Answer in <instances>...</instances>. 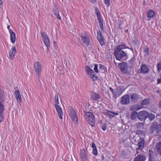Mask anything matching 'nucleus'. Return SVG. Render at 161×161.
Returning <instances> with one entry per match:
<instances>
[{
  "instance_id": "obj_14",
  "label": "nucleus",
  "mask_w": 161,
  "mask_h": 161,
  "mask_svg": "<svg viewBox=\"0 0 161 161\" xmlns=\"http://www.w3.org/2000/svg\"><path fill=\"white\" fill-rule=\"evenodd\" d=\"M146 157L144 154H139L134 158V161H145Z\"/></svg>"
},
{
  "instance_id": "obj_48",
  "label": "nucleus",
  "mask_w": 161,
  "mask_h": 161,
  "mask_svg": "<svg viewBox=\"0 0 161 161\" xmlns=\"http://www.w3.org/2000/svg\"><path fill=\"white\" fill-rule=\"evenodd\" d=\"M7 28L8 29L9 33L13 32V31L10 29V26L9 25H8L7 26Z\"/></svg>"
},
{
  "instance_id": "obj_44",
  "label": "nucleus",
  "mask_w": 161,
  "mask_h": 161,
  "mask_svg": "<svg viewBox=\"0 0 161 161\" xmlns=\"http://www.w3.org/2000/svg\"><path fill=\"white\" fill-rule=\"evenodd\" d=\"M94 70L96 73H98V65L97 64H94Z\"/></svg>"
},
{
  "instance_id": "obj_3",
  "label": "nucleus",
  "mask_w": 161,
  "mask_h": 161,
  "mask_svg": "<svg viewBox=\"0 0 161 161\" xmlns=\"http://www.w3.org/2000/svg\"><path fill=\"white\" fill-rule=\"evenodd\" d=\"M161 131V124H153L151 126L150 132L152 134L159 133Z\"/></svg>"
},
{
  "instance_id": "obj_28",
  "label": "nucleus",
  "mask_w": 161,
  "mask_h": 161,
  "mask_svg": "<svg viewBox=\"0 0 161 161\" xmlns=\"http://www.w3.org/2000/svg\"><path fill=\"white\" fill-rule=\"evenodd\" d=\"M92 147L93 148L92 152L94 155L96 156L97 154V149L95 144L94 142H92Z\"/></svg>"
},
{
  "instance_id": "obj_24",
  "label": "nucleus",
  "mask_w": 161,
  "mask_h": 161,
  "mask_svg": "<svg viewBox=\"0 0 161 161\" xmlns=\"http://www.w3.org/2000/svg\"><path fill=\"white\" fill-rule=\"evenodd\" d=\"M147 18H153L155 16V12L153 10H149L147 12Z\"/></svg>"
},
{
  "instance_id": "obj_6",
  "label": "nucleus",
  "mask_w": 161,
  "mask_h": 161,
  "mask_svg": "<svg viewBox=\"0 0 161 161\" xmlns=\"http://www.w3.org/2000/svg\"><path fill=\"white\" fill-rule=\"evenodd\" d=\"M148 116V112L146 111H142L138 113V118L141 121H144Z\"/></svg>"
},
{
  "instance_id": "obj_43",
  "label": "nucleus",
  "mask_w": 161,
  "mask_h": 161,
  "mask_svg": "<svg viewBox=\"0 0 161 161\" xmlns=\"http://www.w3.org/2000/svg\"><path fill=\"white\" fill-rule=\"evenodd\" d=\"M137 106L136 105H131L130 108V110L131 111H133L136 109Z\"/></svg>"
},
{
  "instance_id": "obj_30",
  "label": "nucleus",
  "mask_w": 161,
  "mask_h": 161,
  "mask_svg": "<svg viewBox=\"0 0 161 161\" xmlns=\"http://www.w3.org/2000/svg\"><path fill=\"white\" fill-rule=\"evenodd\" d=\"M69 113L70 116L72 115L73 116V115L75 114V112L73 108L72 107L69 106L68 108Z\"/></svg>"
},
{
  "instance_id": "obj_46",
  "label": "nucleus",
  "mask_w": 161,
  "mask_h": 161,
  "mask_svg": "<svg viewBox=\"0 0 161 161\" xmlns=\"http://www.w3.org/2000/svg\"><path fill=\"white\" fill-rule=\"evenodd\" d=\"M107 127V125H106L104 123L103 124H102V129L103 130H105L106 129Z\"/></svg>"
},
{
  "instance_id": "obj_40",
  "label": "nucleus",
  "mask_w": 161,
  "mask_h": 161,
  "mask_svg": "<svg viewBox=\"0 0 161 161\" xmlns=\"http://www.w3.org/2000/svg\"><path fill=\"white\" fill-rule=\"evenodd\" d=\"M54 14L56 16L57 18L58 19L60 20L61 19V17L60 16L59 13L58 11L57 10H55L54 12Z\"/></svg>"
},
{
  "instance_id": "obj_5",
  "label": "nucleus",
  "mask_w": 161,
  "mask_h": 161,
  "mask_svg": "<svg viewBox=\"0 0 161 161\" xmlns=\"http://www.w3.org/2000/svg\"><path fill=\"white\" fill-rule=\"evenodd\" d=\"M118 67L122 73L125 74L127 73L128 65L127 63L122 62L119 63Z\"/></svg>"
},
{
  "instance_id": "obj_33",
  "label": "nucleus",
  "mask_w": 161,
  "mask_h": 161,
  "mask_svg": "<svg viewBox=\"0 0 161 161\" xmlns=\"http://www.w3.org/2000/svg\"><path fill=\"white\" fill-rule=\"evenodd\" d=\"M149 103L150 99H145L143 100L141 104L142 105H146L149 104Z\"/></svg>"
},
{
  "instance_id": "obj_8",
  "label": "nucleus",
  "mask_w": 161,
  "mask_h": 161,
  "mask_svg": "<svg viewBox=\"0 0 161 161\" xmlns=\"http://www.w3.org/2000/svg\"><path fill=\"white\" fill-rule=\"evenodd\" d=\"M16 49L14 46H12L9 52V57L11 59H13L16 54Z\"/></svg>"
},
{
  "instance_id": "obj_42",
  "label": "nucleus",
  "mask_w": 161,
  "mask_h": 161,
  "mask_svg": "<svg viewBox=\"0 0 161 161\" xmlns=\"http://www.w3.org/2000/svg\"><path fill=\"white\" fill-rule=\"evenodd\" d=\"M99 67L100 69L101 70H103L104 71L106 69L105 67L101 64H99Z\"/></svg>"
},
{
  "instance_id": "obj_23",
  "label": "nucleus",
  "mask_w": 161,
  "mask_h": 161,
  "mask_svg": "<svg viewBox=\"0 0 161 161\" xmlns=\"http://www.w3.org/2000/svg\"><path fill=\"white\" fill-rule=\"evenodd\" d=\"M4 110V107L2 106H0V122H1L3 119V113Z\"/></svg>"
},
{
  "instance_id": "obj_41",
  "label": "nucleus",
  "mask_w": 161,
  "mask_h": 161,
  "mask_svg": "<svg viewBox=\"0 0 161 161\" xmlns=\"http://www.w3.org/2000/svg\"><path fill=\"white\" fill-rule=\"evenodd\" d=\"M54 100L55 102L57 103H59L58 102V94H56L55 97H54Z\"/></svg>"
},
{
  "instance_id": "obj_17",
  "label": "nucleus",
  "mask_w": 161,
  "mask_h": 161,
  "mask_svg": "<svg viewBox=\"0 0 161 161\" xmlns=\"http://www.w3.org/2000/svg\"><path fill=\"white\" fill-rule=\"evenodd\" d=\"M14 94L15 97L17 101L19 102H21L22 98L19 91V90L16 91L15 92Z\"/></svg>"
},
{
  "instance_id": "obj_34",
  "label": "nucleus",
  "mask_w": 161,
  "mask_h": 161,
  "mask_svg": "<svg viewBox=\"0 0 161 161\" xmlns=\"http://www.w3.org/2000/svg\"><path fill=\"white\" fill-rule=\"evenodd\" d=\"M99 20H98V21L99 22V24L100 25V28L101 31H104V29L103 28V21L101 19H99Z\"/></svg>"
},
{
  "instance_id": "obj_12",
  "label": "nucleus",
  "mask_w": 161,
  "mask_h": 161,
  "mask_svg": "<svg viewBox=\"0 0 161 161\" xmlns=\"http://www.w3.org/2000/svg\"><path fill=\"white\" fill-rule=\"evenodd\" d=\"M80 156L83 161H86L88 159L85 150L84 149H81L80 152Z\"/></svg>"
},
{
  "instance_id": "obj_15",
  "label": "nucleus",
  "mask_w": 161,
  "mask_h": 161,
  "mask_svg": "<svg viewBox=\"0 0 161 161\" xmlns=\"http://www.w3.org/2000/svg\"><path fill=\"white\" fill-rule=\"evenodd\" d=\"M40 64L38 62H37L35 63L34 66L35 70L37 74L39 76L40 74Z\"/></svg>"
},
{
  "instance_id": "obj_29",
  "label": "nucleus",
  "mask_w": 161,
  "mask_h": 161,
  "mask_svg": "<svg viewBox=\"0 0 161 161\" xmlns=\"http://www.w3.org/2000/svg\"><path fill=\"white\" fill-rule=\"evenodd\" d=\"M138 114L136 111L133 112L131 114L130 118L132 120L136 119L138 117Z\"/></svg>"
},
{
  "instance_id": "obj_50",
  "label": "nucleus",
  "mask_w": 161,
  "mask_h": 161,
  "mask_svg": "<svg viewBox=\"0 0 161 161\" xmlns=\"http://www.w3.org/2000/svg\"><path fill=\"white\" fill-rule=\"evenodd\" d=\"M54 46L55 48L57 49L58 47L57 46V43L55 42H53Z\"/></svg>"
},
{
  "instance_id": "obj_13",
  "label": "nucleus",
  "mask_w": 161,
  "mask_h": 161,
  "mask_svg": "<svg viewBox=\"0 0 161 161\" xmlns=\"http://www.w3.org/2000/svg\"><path fill=\"white\" fill-rule=\"evenodd\" d=\"M82 41L84 44L86 46H88L89 44V37L86 36L82 35L81 36Z\"/></svg>"
},
{
  "instance_id": "obj_56",
  "label": "nucleus",
  "mask_w": 161,
  "mask_h": 161,
  "mask_svg": "<svg viewBox=\"0 0 161 161\" xmlns=\"http://www.w3.org/2000/svg\"><path fill=\"white\" fill-rule=\"evenodd\" d=\"M160 78L161 79V73H160Z\"/></svg>"
},
{
  "instance_id": "obj_49",
  "label": "nucleus",
  "mask_w": 161,
  "mask_h": 161,
  "mask_svg": "<svg viewBox=\"0 0 161 161\" xmlns=\"http://www.w3.org/2000/svg\"><path fill=\"white\" fill-rule=\"evenodd\" d=\"M157 84H159L161 83V78H158L157 80Z\"/></svg>"
},
{
  "instance_id": "obj_16",
  "label": "nucleus",
  "mask_w": 161,
  "mask_h": 161,
  "mask_svg": "<svg viewBox=\"0 0 161 161\" xmlns=\"http://www.w3.org/2000/svg\"><path fill=\"white\" fill-rule=\"evenodd\" d=\"M145 144V140L143 138L141 139V140L138 143V148H136V150H142Z\"/></svg>"
},
{
  "instance_id": "obj_22",
  "label": "nucleus",
  "mask_w": 161,
  "mask_h": 161,
  "mask_svg": "<svg viewBox=\"0 0 161 161\" xmlns=\"http://www.w3.org/2000/svg\"><path fill=\"white\" fill-rule=\"evenodd\" d=\"M91 98L93 100L96 101L100 98V96L98 93L93 92L91 95Z\"/></svg>"
},
{
  "instance_id": "obj_7",
  "label": "nucleus",
  "mask_w": 161,
  "mask_h": 161,
  "mask_svg": "<svg viewBox=\"0 0 161 161\" xmlns=\"http://www.w3.org/2000/svg\"><path fill=\"white\" fill-rule=\"evenodd\" d=\"M130 97L129 95L123 96L121 98L120 103L123 105H127L130 103Z\"/></svg>"
},
{
  "instance_id": "obj_1",
  "label": "nucleus",
  "mask_w": 161,
  "mask_h": 161,
  "mask_svg": "<svg viewBox=\"0 0 161 161\" xmlns=\"http://www.w3.org/2000/svg\"><path fill=\"white\" fill-rule=\"evenodd\" d=\"M125 48H129L133 51L132 49L126 47L125 44L119 45L115 47L114 54L117 60L122 61L127 59L128 56L123 50V49Z\"/></svg>"
},
{
  "instance_id": "obj_4",
  "label": "nucleus",
  "mask_w": 161,
  "mask_h": 161,
  "mask_svg": "<svg viewBox=\"0 0 161 161\" xmlns=\"http://www.w3.org/2000/svg\"><path fill=\"white\" fill-rule=\"evenodd\" d=\"M41 34L42 38V40L46 47H47V49L48 50L49 45L50 44L49 39L47 34L44 32H41Z\"/></svg>"
},
{
  "instance_id": "obj_32",
  "label": "nucleus",
  "mask_w": 161,
  "mask_h": 161,
  "mask_svg": "<svg viewBox=\"0 0 161 161\" xmlns=\"http://www.w3.org/2000/svg\"><path fill=\"white\" fill-rule=\"evenodd\" d=\"M147 117H148V118L150 120V121L153 120L156 117L155 115L154 114L152 113H150L149 114L148 113V116Z\"/></svg>"
},
{
  "instance_id": "obj_36",
  "label": "nucleus",
  "mask_w": 161,
  "mask_h": 161,
  "mask_svg": "<svg viewBox=\"0 0 161 161\" xmlns=\"http://www.w3.org/2000/svg\"><path fill=\"white\" fill-rule=\"evenodd\" d=\"M90 77L92 79V80L94 81L95 80H97V76L95 74V73H92L90 76Z\"/></svg>"
},
{
  "instance_id": "obj_35",
  "label": "nucleus",
  "mask_w": 161,
  "mask_h": 161,
  "mask_svg": "<svg viewBox=\"0 0 161 161\" xmlns=\"http://www.w3.org/2000/svg\"><path fill=\"white\" fill-rule=\"evenodd\" d=\"M70 116L74 123H75L77 122L78 119L75 114L73 115V116L71 115Z\"/></svg>"
},
{
  "instance_id": "obj_11",
  "label": "nucleus",
  "mask_w": 161,
  "mask_h": 161,
  "mask_svg": "<svg viewBox=\"0 0 161 161\" xmlns=\"http://www.w3.org/2000/svg\"><path fill=\"white\" fill-rule=\"evenodd\" d=\"M54 106L58 114L59 117L60 119H62V116L63 115V112L62 111L61 108L57 104H55Z\"/></svg>"
},
{
  "instance_id": "obj_54",
  "label": "nucleus",
  "mask_w": 161,
  "mask_h": 161,
  "mask_svg": "<svg viewBox=\"0 0 161 161\" xmlns=\"http://www.w3.org/2000/svg\"><path fill=\"white\" fill-rule=\"evenodd\" d=\"M3 3L2 1L0 0V5H1Z\"/></svg>"
},
{
  "instance_id": "obj_37",
  "label": "nucleus",
  "mask_w": 161,
  "mask_h": 161,
  "mask_svg": "<svg viewBox=\"0 0 161 161\" xmlns=\"http://www.w3.org/2000/svg\"><path fill=\"white\" fill-rule=\"evenodd\" d=\"M143 124L142 123L139 122L135 124V126L137 129H139L143 127Z\"/></svg>"
},
{
  "instance_id": "obj_38",
  "label": "nucleus",
  "mask_w": 161,
  "mask_h": 161,
  "mask_svg": "<svg viewBox=\"0 0 161 161\" xmlns=\"http://www.w3.org/2000/svg\"><path fill=\"white\" fill-rule=\"evenodd\" d=\"M157 71L158 72H160L161 70V61L158 62L157 64Z\"/></svg>"
},
{
  "instance_id": "obj_27",
  "label": "nucleus",
  "mask_w": 161,
  "mask_h": 161,
  "mask_svg": "<svg viewBox=\"0 0 161 161\" xmlns=\"http://www.w3.org/2000/svg\"><path fill=\"white\" fill-rule=\"evenodd\" d=\"M2 105L3 107L4 106L3 95L2 92L0 90V106Z\"/></svg>"
},
{
  "instance_id": "obj_25",
  "label": "nucleus",
  "mask_w": 161,
  "mask_h": 161,
  "mask_svg": "<svg viewBox=\"0 0 161 161\" xmlns=\"http://www.w3.org/2000/svg\"><path fill=\"white\" fill-rule=\"evenodd\" d=\"M155 148L157 152L161 155V142L157 144Z\"/></svg>"
},
{
  "instance_id": "obj_20",
  "label": "nucleus",
  "mask_w": 161,
  "mask_h": 161,
  "mask_svg": "<svg viewBox=\"0 0 161 161\" xmlns=\"http://www.w3.org/2000/svg\"><path fill=\"white\" fill-rule=\"evenodd\" d=\"M85 69L86 73L89 76L92 73H94L93 70L88 65H86L85 67Z\"/></svg>"
},
{
  "instance_id": "obj_53",
  "label": "nucleus",
  "mask_w": 161,
  "mask_h": 161,
  "mask_svg": "<svg viewBox=\"0 0 161 161\" xmlns=\"http://www.w3.org/2000/svg\"><path fill=\"white\" fill-rule=\"evenodd\" d=\"M159 107L160 108L161 107V101L159 103Z\"/></svg>"
},
{
  "instance_id": "obj_47",
  "label": "nucleus",
  "mask_w": 161,
  "mask_h": 161,
  "mask_svg": "<svg viewBox=\"0 0 161 161\" xmlns=\"http://www.w3.org/2000/svg\"><path fill=\"white\" fill-rule=\"evenodd\" d=\"M121 94H122L121 92L120 93H119L118 94V93H116V94L115 93L114 94V97L116 98V97H119L120 96V95Z\"/></svg>"
},
{
  "instance_id": "obj_31",
  "label": "nucleus",
  "mask_w": 161,
  "mask_h": 161,
  "mask_svg": "<svg viewBox=\"0 0 161 161\" xmlns=\"http://www.w3.org/2000/svg\"><path fill=\"white\" fill-rule=\"evenodd\" d=\"M150 49L148 47H145L143 49L144 52L145 53L144 55L147 57L149 55Z\"/></svg>"
},
{
  "instance_id": "obj_2",
  "label": "nucleus",
  "mask_w": 161,
  "mask_h": 161,
  "mask_svg": "<svg viewBox=\"0 0 161 161\" xmlns=\"http://www.w3.org/2000/svg\"><path fill=\"white\" fill-rule=\"evenodd\" d=\"M84 116L87 123L92 126L95 125V119L94 116L92 112H87L85 113Z\"/></svg>"
},
{
  "instance_id": "obj_18",
  "label": "nucleus",
  "mask_w": 161,
  "mask_h": 161,
  "mask_svg": "<svg viewBox=\"0 0 161 161\" xmlns=\"http://www.w3.org/2000/svg\"><path fill=\"white\" fill-rule=\"evenodd\" d=\"M139 99L138 95L136 93H134L130 96L131 101L133 102H136Z\"/></svg>"
},
{
  "instance_id": "obj_19",
  "label": "nucleus",
  "mask_w": 161,
  "mask_h": 161,
  "mask_svg": "<svg viewBox=\"0 0 161 161\" xmlns=\"http://www.w3.org/2000/svg\"><path fill=\"white\" fill-rule=\"evenodd\" d=\"M10 34V40L11 42L14 44L16 41V35L15 33L14 32L9 33Z\"/></svg>"
},
{
  "instance_id": "obj_57",
  "label": "nucleus",
  "mask_w": 161,
  "mask_h": 161,
  "mask_svg": "<svg viewBox=\"0 0 161 161\" xmlns=\"http://www.w3.org/2000/svg\"><path fill=\"white\" fill-rule=\"evenodd\" d=\"M138 153V152H137L136 153Z\"/></svg>"
},
{
  "instance_id": "obj_51",
  "label": "nucleus",
  "mask_w": 161,
  "mask_h": 161,
  "mask_svg": "<svg viewBox=\"0 0 161 161\" xmlns=\"http://www.w3.org/2000/svg\"><path fill=\"white\" fill-rule=\"evenodd\" d=\"M109 88L112 92L113 93H114V89L111 87H109Z\"/></svg>"
},
{
  "instance_id": "obj_55",
  "label": "nucleus",
  "mask_w": 161,
  "mask_h": 161,
  "mask_svg": "<svg viewBox=\"0 0 161 161\" xmlns=\"http://www.w3.org/2000/svg\"><path fill=\"white\" fill-rule=\"evenodd\" d=\"M148 161H155V160H148Z\"/></svg>"
},
{
  "instance_id": "obj_21",
  "label": "nucleus",
  "mask_w": 161,
  "mask_h": 161,
  "mask_svg": "<svg viewBox=\"0 0 161 161\" xmlns=\"http://www.w3.org/2000/svg\"><path fill=\"white\" fill-rule=\"evenodd\" d=\"M148 160H155L154 153L151 150H149L148 152Z\"/></svg>"
},
{
  "instance_id": "obj_52",
  "label": "nucleus",
  "mask_w": 161,
  "mask_h": 161,
  "mask_svg": "<svg viewBox=\"0 0 161 161\" xmlns=\"http://www.w3.org/2000/svg\"><path fill=\"white\" fill-rule=\"evenodd\" d=\"M89 1L92 3H94L96 2V0H89Z\"/></svg>"
},
{
  "instance_id": "obj_58",
  "label": "nucleus",
  "mask_w": 161,
  "mask_h": 161,
  "mask_svg": "<svg viewBox=\"0 0 161 161\" xmlns=\"http://www.w3.org/2000/svg\"><path fill=\"white\" fill-rule=\"evenodd\" d=\"M1 90V88H0V90ZM2 91V90H1Z\"/></svg>"
},
{
  "instance_id": "obj_26",
  "label": "nucleus",
  "mask_w": 161,
  "mask_h": 161,
  "mask_svg": "<svg viewBox=\"0 0 161 161\" xmlns=\"http://www.w3.org/2000/svg\"><path fill=\"white\" fill-rule=\"evenodd\" d=\"M108 112L107 113V115L110 118H112L114 117V115H117L118 113L116 112H112L110 111H108Z\"/></svg>"
},
{
  "instance_id": "obj_45",
  "label": "nucleus",
  "mask_w": 161,
  "mask_h": 161,
  "mask_svg": "<svg viewBox=\"0 0 161 161\" xmlns=\"http://www.w3.org/2000/svg\"><path fill=\"white\" fill-rule=\"evenodd\" d=\"M104 2L105 4H106L108 6L110 5V0H105Z\"/></svg>"
},
{
  "instance_id": "obj_10",
  "label": "nucleus",
  "mask_w": 161,
  "mask_h": 161,
  "mask_svg": "<svg viewBox=\"0 0 161 161\" xmlns=\"http://www.w3.org/2000/svg\"><path fill=\"white\" fill-rule=\"evenodd\" d=\"M140 69L141 73L146 74L149 71L148 67L145 64H143L141 65Z\"/></svg>"
},
{
  "instance_id": "obj_39",
  "label": "nucleus",
  "mask_w": 161,
  "mask_h": 161,
  "mask_svg": "<svg viewBox=\"0 0 161 161\" xmlns=\"http://www.w3.org/2000/svg\"><path fill=\"white\" fill-rule=\"evenodd\" d=\"M95 12L97 17V20H99V19H101V14L99 10L97 9H96Z\"/></svg>"
},
{
  "instance_id": "obj_9",
  "label": "nucleus",
  "mask_w": 161,
  "mask_h": 161,
  "mask_svg": "<svg viewBox=\"0 0 161 161\" xmlns=\"http://www.w3.org/2000/svg\"><path fill=\"white\" fill-rule=\"evenodd\" d=\"M97 39L102 46L105 45V42L104 37L102 35L101 31H97Z\"/></svg>"
}]
</instances>
